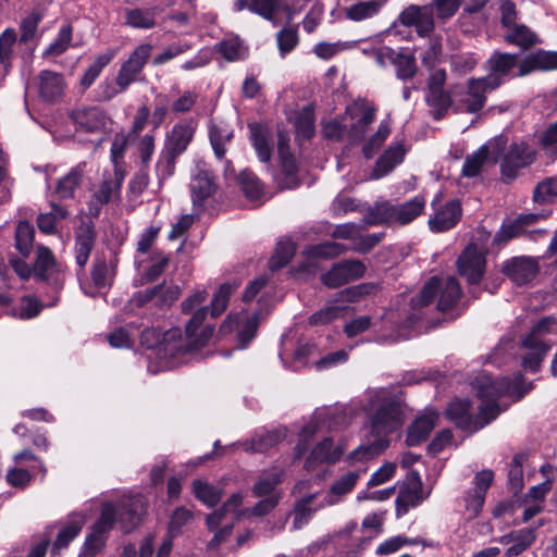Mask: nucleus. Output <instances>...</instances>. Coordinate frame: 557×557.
<instances>
[{
	"mask_svg": "<svg viewBox=\"0 0 557 557\" xmlns=\"http://www.w3.org/2000/svg\"><path fill=\"white\" fill-rule=\"evenodd\" d=\"M357 530L358 525L356 523H349L337 533L312 543L308 546V550L314 554L320 549H335L338 557H357L369 543L368 539L355 534Z\"/></svg>",
	"mask_w": 557,
	"mask_h": 557,
	"instance_id": "11",
	"label": "nucleus"
},
{
	"mask_svg": "<svg viewBox=\"0 0 557 557\" xmlns=\"http://www.w3.org/2000/svg\"><path fill=\"white\" fill-rule=\"evenodd\" d=\"M536 539L535 529L523 528L513 531L512 544L506 549L504 557H513L523 553Z\"/></svg>",
	"mask_w": 557,
	"mask_h": 557,
	"instance_id": "56",
	"label": "nucleus"
},
{
	"mask_svg": "<svg viewBox=\"0 0 557 557\" xmlns=\"http://www.w3.org/2000/svg\"><path fill=\"white\" fill-rule=\"evenodd\" d=\"M424 207L425 198L421 195L401 205L380 201L368 211L364 221L371 225H406L418 218L423 212Z\"/></svg>",
	"mask_w": 557,
	"mask_h": 557,
	"instance_id": "9",
	"label": "nucleus"
},
{
	"mask_svg": "<svg viewBox=\"0 0 557 557\" xmlns=\"http://www.w3.org/2000/svg\"><path fill=\"white\" fill-rule=\"evenodd\" d=\"M345 251V247L334 242H326L308 247L305 255V262L300 270L305 273H314L318 268V259H331Z\"/></svg>",
	"mask_w": 557,
	"mask_h": 557,
	"instance_id": "35",
	"label": "nucleus"
},
{
	"mask_svg": "<svg viewBox=\"0 0 557 557\" xmlns=\"http://www.w3.org/2000/svg\"><path fill=\"white\" fill-rule=\"evenodd\" d=\"M471 385L481 400L476 414L471 412L468 399H455L446 409L447 418L456 426L468 432L481 430L506 410L508 403L504 398L520 400L532 388L531 383L522 385L520 373L515 374L509 381L507 376L494 377L485 371L476 375Z\"/></svg>",
	"mask_w": 557,
	"mask_h": 557,
	"instance_id": "1",
	"label": "nucleus"
},
{
	"mask_svg": "<svg viewBox=\"0 0 557 557\" xmlns=\"http://www.w3.org/2000/svg\"><path fill=\"white\" fill-rule=\"evenodd\" d=\"M391 134L389 121L384 120L380 123L376 132L371 135L362 146L363 156L367 159L372 158L387 139Z\"/></svg>",
	"mask_w": 557,
	"mask_h": 557,
	"instance_id": "58",
	"label": "nucleus"
},
{
	"mask_svg": "<svg viewBox=\"0 0 557 557\" xmlns=\"http://www.w3.org/2000/svg\"><path fill=\"white\" fill-rule=\"evenodd\" d=\"M506 141L497 137L481 146L475 152L469 154L462 165L461 173L466 177H474L480 174L483 164L491 159L495 162L503 150Z\"/></svg>",
	"mask_w": 557,
	"mask_h": 557,
	"instance_id": "26",
	"label": "nucleus"
},
{
	"mask_svg": "<svg viewBox=\"0 0 557 557\" xmlns=\"http://www.w3.org/2000/svg\"><path fill=\"white\" fill-rule=\"evenodd\" d=\"M71 119L77 133L96 136L97 144L102 141L111 125V119L104 110L96 106L79 107L73 110Z\"/></svg>",
	"mask_w": 557,
	"mask_h": 557,
	"instance_id": "17",
	"label": "nucleus"
},
{
	"mask_svg": "<svg viewBox=\"0 0 557 557\" xmlns=\"http://www.w3.org/2000/svg\"><path fill=\"white\" fill-rule=\"evenodd\" d=\"M366 265L360 260H344L322 274L321 282L329 288H337L364 275Z\"/></svg>",
	"mask_w": 557,
	"mask_h": 557,
	"instance_id": "22",
	"label": "nucleus"
},
{
	"mask_svg": "<svg viewBox=\"0 0 557 557\" xmlns=\"http://www.w3.org/2000/svg\"><path fill=\"white\" fill-rule=\"evenodd\" d=\"M14 466L7 472V482L14 487H26L37 474L45 476L46 467L42 460L32 450L25 449L13 456Z\"/></svg>",
	"mask_w": 557,
	"mask_h": 557,
	"instance_id": "16",
	"label": "nucleus"
},
{
	"mask_svg": "<svg viewBox=\"0 0 557 557\" xmlns=\"http://www.w3.org/2000/svg\"><path fill=\"white\" fill-rule=\"evenodd\" d=\"M286 437V429L280 428L256 434L250 441L240 443L246 451L263 453Z\"/></svg>",
	"mask_w": 557,
	"mask_h": 557,
	"instance_id": "43",
	"label": "nucleus"
},
{
	"mask_svg": "<svg viewBox=\"0 0 557 557\" xmlns=\"http://www.w3.org/2000/svg\"><path fill=\"white\" fill-rule=\"evenodd\" d=\"M284 471L278 467H272L263 471L252 487V493L257 497L278 494L275 492L276 486L282 482Z\"/></svg>",
	"mask_w": 557,
	"mask_h": 557,
	"instance_id": "48",
	"label": "nucleus"
},
{
	"mask_svg": "<svg viewBox=\"0 0 557 557\" xmlns=\"http://www.w3.org/2000/svg\"><path fill=\"white\" fill-rule=\"evenodd\" d=\"M498 87V82L493 76L473 78L469 81L467 91L459 96L457 109L474 113L485 104V94Z\"/></svg>",
	"mask_w": 557,
	"mask_h": 557,
	"instance_id": "20",
	"label": "nucleus"
},
{
	"mask_svg": "<svg viewBox=\"0 0 557 557\" xmlns=\"http://www.w3.org/2000/svg\"><path fill=\"white\" fill-rule=\"evenodd\" d=\"M295 253V246L292 240H280L275 251L270 259L269 267L271 271H276L285 267Z\"/></svg>",
	"mask_w": 557,
	"mask_h": 557,
	"instance_id": "62",
	"label": "nucleus"
},
{
	"mask_svg": "<svg viewBox=\"0 0 557 557\" xmlns=\"http://www.w3.org/2000/svg\"><path fill=\"white\" fill-rule=\"evenodd\" d=\"M16 42V33L12 28L4 29L0 35V79L11 70Z\"/></svg>",
	"mask_w": 557,
	"mask_h": 557,
	"instance_id": "47",
	"label": "nucleus"
},
{
	"mask_svg": "<svg viewBox=\"0 0 557 557\" xmlns=\"http://www.w3.org/2000/svg\"><path fill=\"white\" fill-rule=\"evenodd\" d=\"M243 503L242 493H234L222 506L207 517L208 529L213 532L209 542V548L218 547L232 533L235 519L238 518V509Z\"/></svg>",
	"mask_w": 557,
	"mask_h": 557,
	"instance_id": "12",
	"label": "nucleus"
},
{
	"mask_svg": "<svg viewBox=\"0 0 557 557\" xmlns=\"http://www.w3.org/2000/svg\"><path fill=\"white\" fill-rule=\"evenodd\" d=\"M438 419V414L432 410L425 411L416 418L408 430L406 443L408 446H417L424 442Z\"/></svg>",
	"mask_w": 557,
	"mask_h": 557,
	"instance_id": "40",
	"label": "nucleus"
},
{
	"mask_svg": "<svg viewBox=\"0 0 557 557\" xmlns=\"http://www.w3.org/2000/svg\"><path fill=\"white\" fill-rule=\"evenodd\" d=\"M146 511V500L141 495L122 498L116 505L106 503L102 506L100 518L92 525L87 535L79 557H94L103 547L107 533L116 522L121 523L125 532L133 530Z\"/></svg>",
	"mask_w": 557,
	"mask_h": 557,
	"instance_id": "4",
	"label": "nucleus"
},
{
	"mask_svg": "<svg viewBox=\"0 0 557 557\" xmlns=\"http://www.w3.org/2000/svg\"><path fill=\"white\" fill-rule=\"evenodd\" d=\"M86 522V516L83 513H73L69 516L65 524L58 532L57 539L52 544L51 555L55 557L61 549L66 548L69 544L79 534Z\"/></svg>",
	"mask_w": 557,
	"mask_h": 557,
	"instance_id": "38",
	"label": "nucleus"
},
{
	"mask_svg": "<svg viewBox=\"0 0 557 557\" xmlns=\"http://www.w3.org/2000/svg\"><path fill=\"white\" fill-rule=\"evenodd\" d=\"M69 212L65 207L51 203V211L41 213L37 218V225L40 232L45 234H54L58 231L59 223L66 219Z\"/></svg>",
	"mask_w": 557,
	"mask_h": 557,
	"instance_id": "50",
	"label": "nucleus"
},
{
	"mask_svg": "<svg viewBox=\"0 0 557 557\" xmlns=\"http://www.w3.org/2000/svg\"><path fill=\"white\" fill-rule=\"evenodd\" d=\"M363 409L369 418L364 426L363 442L346 456L349 466L361 463V467L382 454L389 444L387 435L396 431L403 423L399 401L386 388L368 391Z\"/></svg>",
	"mask_w": 557,
	"mask_h": 557,
	"instance_id": "2",
	"label": "nucleus"
},
{
	"mask_svg": "<svg viewBox=\"0 0 557 557\" xmlns=\"http://www.w3.org/2000/svg\"><path fill=\"white\" fill-rule=\"evenodd\" d=\"M191 490L195 497L208 507L215 506L222 497L221 487L211 484L205 479H196L191 483Z\"/></svg>",
	"mask_w": 557,
	"mask_h": 557,
	"instance_id": "49",
	"label": "nucleus"
},
{
	"mask_svg": "<svg viewBox=\"0 0 557 557\" xmlns=\"http://www.w3.org/2000/svg\"><path fill=\"white\" fill-rule=\"evenodd\" d=\"M239 183L247 198L258 200L263 196V185L252 172L247 170L240 172Z\"/></svg>",
	"mask_w": 557,
	"mask_h": 557,
	"instance_id": "64",
	"label": "nucleus"
},
{
	"mask_svg": "<svg viewBox=\"0 0 557 557\" xmlns=\"http://www.w3.org/2000/svg\"><path fill=\"white\" fill-rule=\"evenodd\" d=\"M57 267L58 264L52 251L46 246H38L33 269L34 274L41 280H46L57 270Z\"/></svg>",
	"mask_w": 557,
	"mask_h": 557,
	"instance_id": "54",
	"label": "nucleus"
},
{
	"mask_svg": "<svg viewBox=\"0 0 557 557\" xmlns=\"http://www.w3.org/2000/svg\"><path fill=\"white\" fill-rule=\"evenodd\" d=\"M426 497L422 492L421 476L417 471H411L399 488L396 498V516L401 517L410 508L417 507Z\"/></svg>",
	"mask_w": 557,
	"mask_h": 557,
	"instance_id": "24",
	"label": "nucleus"
},
{
	"mask_svg": "<svg viewBox=\"0 0 557 557\" xmlns=\"http://www.w3.org/2000/svg\"><path fill=\"white\" fill-rule=\"evenodd\" d=\"M249 133H250V141L257 157L260 162L264 163L267 168L270 170V161H271V145H270V132L269 129L258 123L249 124Z\"/></svg>",
	"mask_w": 557,
	"mask_h": 557,
	"instance_id": "41",
	"label": "nucleus"
},
{
	"mask_svg": "<svg viewBox=\"0 0 557 557\" xmlns=\"http://www.w3.org/2000/svg\"><path fill=\"white\" fill-rule=\"evenodd\" d=\"M363 40L336 41V42H319L314 46V53L324 60H329L344 50L356 48Z\"/></svg>",
	"mask_w": 557,
	"mask_h": 557,
	"instance_id": "61",
	"label": "nucleus"
},
{
	"mask_svg": "<svg viewBox=\"0 0 557 557\" xmlns=\"http://www.w3.org/2000/svg\"><path fill=\"white\" fill-rule=\"evenodd\" d=\"M535 159L534 150L524 143L510 145L502 160V174L506 181L513 180L519 171L530 165Z\"/></svg>",
	"mask_w": 557,
	"mask_h": 557,
	"instance_id": "23",
	"label": "nucleus"
},
{
	"mask_svg": "<svg viewBox=\"0 0 557 557\" xmlns=\"http://www.w3.org/2000/svg\"><path fill=\"white\" fill-rule=\"evenodd\" d=\"M237 284L235 283H225L220 286V288L213 295L211 304L209 307V312L212 318H216L222 314L230 301L232 294L237 288Z\"/></svg>",
	"mask_w": 557,
	"mask_h": 557,
	"instance_id": "59",
	"label": "nucleus"
},
{
	"mask_svg": "<svg viewBox=\"0 0 557 557\" xmlns=\"http://www.w3.org/2000/svg\"><path fill=\"white\" fill-rule=\"evenodd\" d=\"M234 129L225 122H211L209 125V137L214 154L222 159L226 152V145L233 138Z\"/></svg>",
	"mask_w": 557,
	"mask_h": 557,
	"instance_id": "45",
	"label": "nucleus"
},
{
	"mask_svg": "<svg viewBox=\"0 0 557 557\" xmlns=\"http://www.w3.org/2000/svg\"><path fill=\"white\" fill-rule=\"evenodd\" d=\"M347 446L346 436H339L337 440L324 436L308 455L305 461L306 469L314 470L320 465H335L343 458Z\"/></svg>",
	"mask_w": 557,
	"mask_h": 557,
	"instance_id": "18",
	"label": "nucleus"
},
{
	"mask_svg": "<svg viewBox=\"0 0 557 557\" xmlns=\"http://www.w3.org/2000/svg\"><path fill=\"white\" fill-rule=\"evenodd\" d=\"M494 478V472L490 469H484L474 475L473 488L468 491L463 497L465 509L470 518H474L481 512Z\"/></svg>",
	"mask_w": 557,
	"mask_h": 557,
	"instance_id": "25",
	"label": "nucleus"
},
{
	"mask_svg": "<svg viewBox=\"0 0 557 557\" xmlns=\"http://www.w3.org/2000/svg\"><path fill=\"white\" fill-rule=\"evenodd\" d=\"M357 416L358 411L352 406L317 409L298 434L299 442L295 447V459L302 457L314 436L325 432H341L348 428Z\"/></svg>",
	"mask_w": 557,
	"mask_h": 557,
	"instance_id": "5",
	"label": "nucleus"
},
{
	"mask_svg": "<svg viewBox=\"0 0 557 557\" xmlns=\"http://www.w3.org/2000/svg\"><path fill=\"white\" fill-rule=\"evenodd\" d=\"M405 26H414L421 37L430 36L435 27L433 5L410 4L398 17Z\"/></svg>",
	"mask_w": 557,
	"mask_h": 557,
	"instance_id": "27",
	"label": "nucleus"
},
{
	"mask_svg": "<svg viewBox=\"0 0 557 557\" xmlns=\"http://www.w3.org/2000/svg\"><path fill=\"white\" fill-rule=\"evenodd\" d=\"M278 166L272 171L276 184L283 189H293L299 186L298 161L289 150V136L280 131L277 134Z\"/></svg>",
	"mask_w": 557,
	"mask_h": 557,
	"instance_id": "14",
	"label": "nucleus"
},
{
	"mask_svg": "<svg viewBox=\"0 0 557 557\" xmlns=\"http://www.w3.org/2000/svg\"><path fill=\"white\" fill-rule=\"evenodd\" d=\"M504 38L508 44L522 49H528L539 41L535 33L523 24H518L505 30Z\"/></svg>",
	"mask_w": 557,
	"mask_h": 557,
	"instance_id": "55",
	"label": "nucleus"
},
{
	"mask_svg": "<svg viewBox=\"0 0 557 557\" xmlns=\"http://www.w3.org/2000/svg\"><path fill=\"white\" fill-rule=\"evenodd\" d=\"M152 45L141 44L137 46L127 60L121 64L116 74V85L121 87V89H127L131 84L138 79V76L152 53Z\"/></svg>",
	"mask_w": 557,
	"mask_h": 557,
	"instance_id": "19",
	"label": "nucleus"
},
{
	"mask_svg": "<svg viewBox=\"0 0 557 557\" xmlns=\"http://www.w3.org/2000/svg\"><path fill=\"white\" fill-rule=\"evenodd\" d=\"M325 507L322 506V497L318 492L299 496L295 500L293 511L290 512L293 517L292 529H302L311 521L317 511Z\"/></svg>",
	"mask_w": 557,
	"mask_h": 557,
	"instance_id": "29",
	"label": "nucleus"
},
{
	"mask_svg": "<svg viewBox=\"0 0 557 557\" xmlns=\"http://www.w3.org/2000/svg\"><path fill=\"white\" fill-rule=\"evenodd\" d=\"M458 271L469 284H476L482 278L485 269V255L474 244H469L457 261Z\"/></svg>",
	"mask_w": 557,
	"mask_h": 557,
	"instance_id": "28",
	"label": "nucleus"
},
{
	"mask_svg": "<svg viewBox=\"0 0 557 557\" xmlns=\"http://www.w3.org/2000/svg\"><path fill=\"white\" fill-rule=\"evenodd\" d=\"M461 216V207L457 200L448 201L443 208L435 210L429 220V226L433 232H445L454 227Z\"/></svg>",
	"mask_w": 557,
	"mask_h": 557,
	"instance_id": "39",
	"label": "nucleus"
},
{
	"mask_svg": "<svg viewBox=\"0 0 557 557\" xmlns=\"http://www.w3.org/2000/svg\"><path fill=\"white\" fill-rule=\"evenodd\" d=\"M428 40L423 46H417L416 52L419 54L421 62L429 69H433L438 61L442 52V44L438 37L428 36Z\"/></svg>",
	"mask_w": 557,
	"mask_h": 557,
	"instance_id": "57",
	"label": "nucleus"
},
{
	"mask_svg": "<svg viewBox=\"0 0 557 557\" xmlns=\"http://www.w3.org/2000/svg\"><path fill=\"white\" fill-rule=\"evenodd\" d=\"M88 162L82 161L58 180L54 187V194L59 199H72L75 197V194L81 187L84 176L88 171Z\"/></svg>",
	"mask_w": 557,
	"mask_h": 557,
	"instance_id": "36",
	"label": "nucleus"
},
{
	"mask_svg": "<svg viewBox=\"0 0 557 557\" xmlns=\"http://www.w3.org/2000/svg\"><path fill=\"white\" fill-rule=\"evenodd\" d=\"M382 7V2L377 0L360 1L350 5L346 10L347 18L360 22L377 14Z\"/></svg>",
	"mask_w": 557,
	"mask_h": 557,
	"instance_id": "60",
	"label": "nucleus"
},
{
	"mask_svg": "<svg viewBox=\"0 0 557 557\" xmlns=\"http://www.w3.org/2000/svg\"><path fill=\"white\" fill-rule=\"evenodd\" d=\"M503 272L517 285L530 283L537 273V263L532 258L516 257L506 261Z\"/></svg>",
	"mask_w": 557,
	"mask_h": 557,
	"instance_id": "33",
	"label": "nucleus"
},
{
	"mask_svg": "<svg viewBox=\"0 0 557 557\" xmlns=\"http://www.w3.org/2000/svg\"><path fill=\"white\" fill-rule=\"evenodd\" d=\"M523 62L519 61L517 54L495 52L488 59L490 74L497 79L498 86L503 83V78L507 76H522L519 74Z\"/></svg>",
	"mask_w": 557,
	"mask_h": 557,
	"instance_id": "34",
	"label": "nucleus"
},
{
	"mask_svg": "<svg viewBox=\"0 0 557 557\" xmlns=\"http://www.w3.org/2000/svg\"><path fill=\"white\" fill-rule=\"evenodd\" d=\"M368 471V467H358L339 474L330 485L327 492L322 497V506H335L343 503L350 494L361 476Z\"/></svg>",
	"mask_w": 557,
	"mask_h": 557,
	"instance_id": "21",
	"label": "nucleus"
},
{
	"mask_svg": "<svg viewBox=\"0 0 557 557\" xmlns=\"http://www.w3.org/2000/svg\"><path fill=\"white\" fill-rule=\"evenodd\" d=\"M214 191V184L210 172L205 164L198 163L191 175L190 193L194 207H201L203 200Z\"/></svg>",
	"mask_w": 557,
	"mask_h": 557,
	"instance_id": "37",
	"label": "nucleus"
},
{
	"mask_svg": "<svg viewBox=\"0 0 557 557\" xmlns=\"http://www.w3.org/2000/svg\"><path fill=\"white\" fill-rule=\"evenodd\" d=\"M554 335H557V319L555 317H545L532 327L522 342V347L527 350L522 356L524 370L532 373L539 371L554 343L550 338Z\"/></svg>",
	"mask_w": 557,
	"mask_h": 557,
	"instance_id": "8",
	"label": "nucleus"
},
{
	"mask_svg": "<svg viewBox=\"0 0 557 557\" xmlns=\"http://www.w3.org/2000/svg\"><path fill=\"white\" fill-rule=\"evenodd\" d=\"M140 344L152 350V355L162 362L160 370L173 368L177 363L175 359L194 351L186 345L180 327L170 329L162 334L154 327H146L140 333Z\"/></svg>",
	"mask_w": 557,
	"mask_h": 557,
	"instance_id": "6",
	"label": "nucleus"
},
{
	"mask_svg": "<svg viewBox=\"0 0 557 557\" xmlns=\"http://www.w3.org/2000/svg\"><path fill=\"white\" fill-rule=\"evenodd\" d=\"M123 176L115 169L113 174L106 177L99 187L94 191L89 201V213L97 216L102 206L111 201L119 194Z\"/></svg>",
	"mask_w": 557,
	"mask_h": 557,
	"instance_id": "32",
	"label": "nucleus"
},
{
	"mask_svg": "<svg viewBox=\"0 0 557 557\" xmlns=\"http://www.w3.org/2000/svg\"><path fill=\"white\" fill-rule=\"evenodd\" d=\"M322 354V349L309 339H296L290 332L282 336L280 359L286 369L299 371L307 367L315 369V360Z\"/></svg>",
	"mask_w": 557,
	"mask_h": 557,
	"instance_id": "10",
	"label": "nucleus"
},
{
	"mask_svg": "<svg viewBox=\"0 0 557 557\" xmlns=\"http://www.w3.org/2000/svg\"><path fill=\"white\" fill-rule=\"evenodd\" d=\"M116 49H108L107 51L98 54L82 76L81 85L84 88L90 87L102 70L114 59Z\"/></svg>",
	"mask_w": 557,
	"mask_h": 557,
	"instance_id": "51",
	"label": "nucleus"
},
{
	"mask_svg": "<svg viewBox=\"0 0 557 557\" xmlns=\"http://www.w3.org/2000/svg\"><path fill=\"white\" fill-rule=\"evenodd\" d=\"M196 124L193 120H182L173 125L165 138V150L174 156L182 154L194 138Z\"/></svg>",
	"mask_w": 557,
	"mask_h": 557,
	"instance_id": "30",
	"label": "nucleus"
},
{
	"mask_svg": "<svg viewBox=\"0 0 557 557\" xmlns=\"http://www.w3.org/2000/svg\"><path fill=\"white\" fill-rule=\"evenodd\" d=\"M65 83L63 76L52 71H41L38 75V89L41 98L46 101H54L64 91Z\"/></svg>",
	"mask_w": 557,
	"mask_h": 557,
	"instance_id": "42",
	"label": "nucleus"
},
{
	"mask_svg": "<svg viewBox=\"0 0 557 557\" xmlns=\"http://www.w3.org/2000/svg\"><path fill=\"white\" fill-rule=\"evenodd\" d=\"M208 293L205 289L196 290L182 302L184 313H193L185 327L186 345H189L194 351L199 350L213 335V326L203 324L209 313V307L205 306Z\"/></svg>",
	"mask_w": 557,
	"mask_h": 557,
	"instance_id": "7",
	"label": "nucleus"
},
{
	"mask_svg": "<svg viewBox=\"0 0 557 557\" xmlns=\"http://www.w3.org/2000/svg\"><path fill=\"white\" fill-rule=\"evenodd\" d=\"M407 149L404 143L393 141L384 150V152L376 160L370 180H380L391 173L397 165H399L406 156Z\"/></svg>",
	"mask_w": 557,
	"mask_h": 557,
	"instance_id": "31",
	"label": "nucleus"
},
{
	"mask_svg": "<svg viewBox=\"0 0 557 557\" xmlns=\"http://www.w3.org/2000/svg\"><path fill=\"white\" fill-rule=\"evenodd\" d=\"M541 473L545 478L544 482L532 486L523 496V502L544 505V500L552 490V482L557 476V469L550 465H543L541 467Z\"/></svg>",
	"mask_w": 557,
	"mask_h": 557,
	"instance_id": "46",
	"label": "nucleus"
},
{
	"mask_svg": "<svg viewBox=\"0 0 557 557\" xmlns=\"http://www.w3.org/2000/svg\"><path fill=\"white\" fill-rule=\"evenodd\" d=\"M259 315L260 313L257 310L230 313L220 327V334H234L236 347L245 349L257 334Z\"/></svg>",
	"mask_w": 557,
	"mask_h": 557,
	"instance_id": "13",
	"label": "nucleus"
},
{
	"mask_svg": "<svg viewBox=\"0 0 557 557\" xmlns=\"http://www.w3.org/2000/svg\"><path fill=\"white\" fill-rule=\"evenodd\" d=\"M139 325L134 322L126 323L123 326L115 327L108 334L109 344L114 348H131L134 345Z\"/></svg>",
	"mask_w": 557,
	"mask_h": 557,
	"instance_id": "52",
	"label": "nucleus"
},
{
	"mask_svg": "<svg viewBox=\"0 0 557 557\" xmlns=\"http://www.w3.org/2000/svg\"><path fill=\"white\" fill-rule=\"evenodd\" d=\"M461 296V288L454 276H434L430 278L421 289L420 294L411 299V309L413 310L407 318V320L399 324L395 319L393 311L386 312L383 318V326L385 329H392L393 333L383 334L379 339L397 341L405 338L407 335L403 332V329L412 327L419 320L420 314L417 313L423 307L430 305L436 300V308L442 312H446L454 309Z\"/></svg>",
	"mask_w": 557,
	"mask_h": 557,
	"instance_id": "3",
	"label": "nucleus"
},
{
	"mask_svg": "<svg viewBox=\"0 0 557 557\" xmlns=\"http://www.w3.org/2000/svg\"><path fill=\"white\" fill-rule=\"evenodd\" d=\"M346 307L335 304H327L321 310L309 317V324L312 326H321L333 322L344 314Z\"/></svg>",
	"mask_w": 557,
	"mask_h": 557,
	"instance_id": "63",
	"label": "nucleus"
},
{
	"mask_svg": "<svg viewBox=\"0 0 557 557\" xmlns=\"http://www.w3.org/2000/svg\"><path fill=\"white\" fill-rule=\"evenodd\" d=\"M375 107L364 99H358L346 107L344 121L348 124L347 140L350 144H357L364 138L375 119Z\"/></svg>",
	"mask_w": 557,
	"mask_h": 557,
	"instance_id": "15",
	"label": "nucleus"
},
{
	"mask_svg": "<svg viewBox=\"0 0 557 557\" xmlns=\"http://www.w3.org/2000/svg\"><path fill=\"white\" fill-rule=\"evenodd\" d=\"M156 8L127 10L125 24L132 28L150 29L156 25Z\"/></svg>",
	"mask_w": 557,
	"mask_h": 557,
	"instance_id": "53",
	"label": "nucleus"
},
{
	"mask_svg": "<svg viewBox=\"0 0 557 557\" xmlns=\"http://www.w3.org/2000/svg\"><path fill=\"white\" fill-rule=\"evenodd\" d=\"M533 70L556 71L557 51L539 50L528 55L520 67L519 74L527 75Z\"/></svg>",
	"mask_w": 557,
	"mask_h": 557,
	"instance_id": "44",
	"label": "nucleus"
}]
</instances>
